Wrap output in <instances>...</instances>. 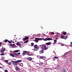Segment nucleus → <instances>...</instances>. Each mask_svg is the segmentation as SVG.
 <instances>
[{"label":"nucleus","instance_id":"obj_10","mask_svg":"<svg viewBox=\"0 0 72 72\" xmlns=\"http://www.w3.org/2000/svg\"><path fill=\"white\" fill-rule=\"evenodd\" d=\"M28 60H30V61H31L32 60V58L31 57H28Z\"/></svg>","mask_w":72,"mask_h":72},{"label":"nucleus","instance_id":"obj_12","mask_svg":"<svg viewBox=\"0 0 72 72\" xmlns=\"http://www.w3.org/2000/svg\"><path fill=\"white\" fill-rule=\"evenodd\" d=\"M61 72H67V71H66V70L64 69H62L61 70Z\"/></svg>","mask_w":72,"mask_h":72},{"label":"nucleus","instance_id":"obj_41","mask_svg":"<svg viewBox=\"0 0 72 72\" xmlns=\"http://www.w3.org/2000/svg\"><path fill=\"white\" fill-rule=\"evenodd\" d=\"M27 55H29L30 56H31L32 55H30V54H28H28H27Z\"/></svg>","mask_w":72,"mask_h":72},{"label":"nucleus","instance_id":"obj_7","mask_svg":"<svg viewBox=\"0 0 72 72\" xmlns=\"http://www.w3.org/2000/svg\"><path fill=\"white\" fill-rule=\"evenodd\" d=\"M15 44L17 46H21V45H22L21 44L19 43L18 42H17V43H16Z\"/></svg>","mask_w":72,"mask_h":72},{"label":"nucleus","instance_id":"obj_21","mask_svg":"<svg viewBox=\"0 0 72 72\" xmlns=\"http://www.w3.org/2000/svg\"><path fill=\"white\" fill-rule=\"evenodd\" d=\"M17 62H18V63L19 62H22V60H18L16 61Z\"/></svg>","mask_w":72,"mask_h":72},{"label":"nucleus","instance_id":"obj_18","mask_svg":"<svg viewBox=\"0 0 72 72\" xmlns=\"http://www.w3.org/2000/svg\"><path fill=\"white\" fill-rule=\"evenodd\" d=\"M10 55L11 56V57H15V56H14V54L11 53L10 54Z\"/></svg>","mask_w":72,"mask_h":72},{"label":"nucleus","instance_id":"obj_37","mask_svg":"<svg viewBox=\"0 0 72 72\" xmlns=\"http://www.w3.org/2000/svg\"><path fill=\"white\" fill-rule=\"evenodd\" d=\"M70 44H71V46H72V42H70Z\"/></svg>","mask_w":72,"mask_h":72},{"label":"nucleus","instance_id":"obj_25","mask_svg":"<svg viewBox=\"0 0 72 72\" xmlns=\"http://www.w3.org/2000/svg\"><path fill=\"white\" fill-rule=\"evenodd\" d=\"M40 59H43L44 57L43 56H40Z\"/></svg>","mask_w":72,"mask_h":72},{"label":"nucleus","instance_id":"obj_42","mask_svg":"<svg viewBox=\"0 0 72 72\" xmlns=\"http://www.w3.org/2000/svg\"><path fill=\"white\" fill-rule=\"evenodd\" d=\"M5 60V62H8V60Z\"/></svg>","mask_w":72,"mask_h":72},{"label":"nucleus","instance_id":"obj_51","mask_svg":"<svg viewBox=\"0 0 72 72\" xmlns=\"http://www.w3.org/2000/svg\"><path fill=\"white\" fill-rule=\"evenodd\" d=\"M67 36H68V34H67Z\"/></svg>","mask_w":72,"mask_h":72},{"label":"nucleus","instance_id":"obj_5","mask_svg":"<svg viewBox=\"0 0 72 72\" xmlns=\"http://www.w3.org/2000/svg\"><path fill=\"white\" fill-rule=\"evenodd\" d=\"M5 50H6L5 48H2V50L1 51V53H3Z\"/></svg>","mask_w":72,"mask_h":72},{"label":"nucleus","instance_id":"obj_9","mask_svg":"<svg viewBox=\"0 0 72 72\" xmlns=\"http://www.w3.org/2000/svg\"><path fill=\"white\" fill-rule=\"evenodd\" d=\"M51 44V43L50 42H48L46 43V45H50Z\"/></svg>","mask_w":72,"mask_h":72},{"label":"nucleus","instance_id":"obj_1","mask_svg":"<svg viewBox=\"0 0 72 72\" xmlns=\"http://www.w3.org/2000/svg\"><path fill=\"white\" fill-rule=\"evenodd\" d=\"M43 46V45H42L40 46V47H42V50H46L48 49V47H46V46L45 45Z\"/></svg>","mask_w":72,"mask_h":72},{"label":"nucleus","instance_id":"obj_8","mask_svg":"<svg viewBox=\"0 0 72 72\" xmlns=\"http://www.w3.org/2000/svg\"><path fill=\"white\" fill-rule=\"evenodd\" d=\"M10 46H12V48H14L15 46V45L14 44H10Z\"/></svg>","mask_w":72,"mask_h":72},{"label":"nucleus","instance_id":"obj_29","mask_svg":"<svg viewBox=\"0 0 72 72\" xmlns=\"http://www.w3.org/2000/svg\"><path fill=\"white\" fill-rule=\"evenodd\" d=\"M31 45L32 46H33L34 45V43H31Z\"/></svg>","mask_w":72,"mask_h":72},{"label":"nucleus","instance_id":"obj_38","mask_svg":"<svg viewBox=\"0 0 72 72\" xmlns=\"http://www.w3.org/2000/svg\"><path fill=\"white\" fill-rule=\"evenodd\" d=\"M46 69L47 70V71H48V70L49 69V68H46Z\"/></svg>","mask_w":72,"mask_h":72},{"label":"nucleus","instance_id":"obj_28","mask_svg":"<svg viewBox=\"0 0 72 72\" xmlns=\"http://www.w3.org/2000/svg\"><path fill=\"white\" fill-rule=\"evenodd\" d=\"M61 37L62 39H64V36H63V35H61Z\"/></svg>","mask_w":72,"mask_h":72},{"label":"nucleus","instance_id":"obj_4","mask_svg":"<svg viewBox=\"0 0 72 72\" xmlns=\"http://www.w3.org/2000/svg\"><path fill=\"white\" fill-rule=\"evenodd\" d=\"M28 52L27 51H25L23 52V53L22 54V55L24 56V55H25L26 54H28Z\"/></svg>","mask_w":72,"mask_h":72},{"label":"nucleus","instance_id":"obj_33","mask_svg":"<svg viewBox=\"0 0 72 72\" xmlns=\"http://www.w3.org/2000/svg\"><path fill=\"white\" fill-rule=\"evenodd\" d=\"M11 42H12V43H14V41L12 40H11Z\"/></svg>","mask_w":72,"mask_h":72},{"label":"nucleus","instance_id":"obj_24","mask_svg":"<svg viewBox=\"0 0 72 72\" xmlns=\"http://www.w3.org/2000/svg\"><path fill=\"white\" fill-rule=\"evenodd\" d=\"M66 34H67L66 32H64L63 33V34H64V35H66Z\"/></svg>","mask_w":72,"mask_h":72},{"label":"nucleus","instance_id":"obj_30","mask_svg":"<svg viewBox=\"0 0 72 72\" xmlns=\"http://www.w3.org/2000/svg\"><path fill=\"white\" fill-rule=\"evenodd\" d=\"M8 64L10 66V65H12V64H11V62H9L8 63Z\"/></svg>","mask_w":72,"mask_h":72},{"label":"nucleus","instance_id":"obj_44","mask_svg":"<svg viewBox=\"0 0 72 72\" xmlns=\"http://www.w3.org/2000/svg\"><path fill=\"white\" fill-rule=\"evenodd\" d=\"M2 45V43H0V47L1 46V45Z\"/></svg>","mask_w":72,"mask_h":72},{"label":"nucleus","instance_id":"obj_6","mask_svg":"<svg viewBox=\"0 0 72 72\" xmlns=\"http://www.w3.org/2000/svg\"><path fill=\"white\" fill-rule=\"evenodd\" d=\"M15 69H16V71H17V72H18V71H19L21 70V69H20V68H19L17 67H16L15 68Z\"/></svg>","mask_w":72,"mask_h":72},{"label":"nucleus","instance_id":"obj_14","mask_svg":"<svg viewBox=\"0 0 72 72\" xmlns=\"http://www.w3.org/2000/svg\"><path fill=\"white\" fill-rule=\"evenodd\" d=\"M47 40H53V39L50 38H47Z\"/></svg>","mask_w":72,"mask_h":72},{"label":"nucleus","instance_id":"obj_11","mask_svg":"<svg viewBox=\"0 0 72 72\" xmlns=\"http://www.w3.org/2000/svg\"><path fill=\"white\" fill-rule=\"evenodd\" d=\"M13 54L15 55V57H18V54L15 53H13Z\"/></svg>","mask_w":72,"mask_h":72},{"label":"nucleus","instance_id":"obj_34","mask_svg":"<svg viewBox=\"0 0 72 72\" xmlns=\"http://www.w3.org/2000/svg\"><path fill=\"white\" fill-rule=\"evenodd\" d=\"M54 58H55V59H58V57H54Z\"/></svg>","mask_w":72,"mask_h":72},{"label":"nucleus","instance_id":"obj_31","mask_svg":"<svg viewBox=\"0 0 72 72\" xmlns=\"http://www.w3.org/2000/svg\"><path fill=\"white\" fill-rule=\"evenodd\" d=\"M42 38H39L38 40H42Z\"/></svg>","mask_w":72,"mask_h":72},{"label":"nucleus","instance_id":"obj_20","mask_svg":"<svg viewBox=\"0 0 72 72\" xmlns=\"http://www.w3.org/2000/svg\"><path fill=\"white\" fill-rule=\"evenodd\" d=\"M8 41V40L7 39L5 40L4 41V42H7Z\"/></svg>","mask_w":72,"mask_h":72},{"label":"nucleus","instance_id":"obj_19","mask_svg":"<svg viewBox=\"0 0 72 72\" xmlns=\"http://www.w3.org/2000/svg\"><path fill=\"white\" fill-rule=\"evenodd\" d=\"M14 52H15V53H18L19 51V50H16L15 51H14Z\"/></svg>","mask_w":72,"mask_h":72},{"label":"nucleus","instance_id":"obj_32","mask_svg":"<svg viewBox=\"0 0 72 72\" xmlns=\"http://www.w3.org/2000/svg\"><path fill=\"white\" fill-rule=\"evenodd\" d=\"M43 40H44V41H47V38L46 39H43Z\"/></svg>","mask_w":72,"mask_h":72},{"label":"nucleus","instance_id":"obj_16","mask_svg":"<svg viewBox=\"0 0 72 72\" xmlns=\"http://www.w3.org/2000/svg\"><path fill=\"white\" fill-rule=\"evenodd\" d=\"M43 62H39V66H42L43 64Z\"/></svg>","mask_w":72,"mask_h":72},{"label":"nucleus","instance_id":"obj_17","mask_svg":"<svg viewBox=\"0 0 72 72\" xmlns=\"http://www.w3.org/2000/svg\"><path fill=\"white\" fill-rule=\"evenodd\" d=\"M57 42V40L56 39L54 40V42H53V43L54 44H56V43Z\"/></svg>","mask_w":72,"mask_h":72},{"label":"nucleus","instance_id":"obj_26","mask_svg":"<svg viewBox=\"0 0 72 72\" xmlns=\"http://www.w3.org/2000/svg\"><path fill=\"white\" fill-rule=\"evenodd\" d=\"M35 42H39V40H37L35 39Z\"/></svg>","mask_w":72,"mask_h":72},{"label":"nucleus","instance_id":"obj_43","mask_svg":"<svg viewBox=\"0 0 72 72\" xmlns=\"http://www.w3.org/2000/svg\"><path fill=\"white\" fill-rule=\"evenodd\" d=\"M17 54L18 55V54H21V53H18Z\"/></svg>","mask_w":72,"mask_h":72},{"label":"nucleus","instance_id":"obj_45","mask_svg":"<svg viewBox=\"0 0 72 72\" xmlns=\"http://www.w3.org/2000/svg\"><path fill=\"white\" fill-rule=\"evenodd\" d=\"M52 34H53V35H54L55 34V33H53V32H52Z\"/></svg>","mask_w":72,"mask_h":72},{"label":"nucleus","instance_id":"obj_49","mask_svg":"<svg viewBox=\"0 0 72 72\" xmlns=\"http://www.w3.org/2000/svg\"><path fill=\"white\" fill-rule=\"evenodd\" d=\"M1 64L2 66H3V65L2 64Z\"/></svg>","mask_w":72,"mask_h":72},{"label":"nucleus","instance_id":"obj_50","mask_svg":"<svg viewBox=\"0 0 72 72\" xmlns=\"http://www.w3.org/2000/svg\"><path fill=\"white\" fill-rule=\"evenodd\" d=\"M58 39V38H56V39H57H57Z\"/></svg>","mask_w":72,"mask_h":72},{"label":"nucleus","instance_id":"obj_39","mask_svg":"<svg viewBox=\"0 0 72 72\" xmlns=\"http://www.w3.org/2000/svg\"><path fill=\"white\" fill-rule=\"evenodd\" d=\"M4 72H8V71L7 70H6L4 71Z\"/></svg>","mask_w":72,"mask_h":72},{"label":"nucleus","instance_id":"obj_48","mask_svg":"<svg viewBox=\"0 0 72 72\" xmlns=\"http://www.w3.org/2000/svg\"><path fill=\"white\" fill-rule=\"evenodd\" d=\"M67 62L68 63V62H69L68 61H67Z\"/></svg>","mask_w":72,"mask_h":72},{"label":"nucleus","instance_id":"obj_13","mask_svg":"<svg viewBox=\"0 0 72 72\" xmlns=\"http://www.w3.org/2000/svg\"><path fill=\"white\" fill-rule=\"evenodd\" d=\"M28 38H29V37L28 36L26 37L25 38L23 39L24 40H28Z\"/></svg>","mask_w":72,"mask_h":72},{"label":"nucleus","instance_id":"obj_36","mask_svg":"<svg viewBox=\"0 0 72 72\" xmlns=\"http://www.w3.org/2000/svg\"><path fill=\"white\" fill-rule=\"evenodd\" d=\"M35 40H39V38H35Z\"/></svg>","mask_w":72,"mask_h":72},{"label":"nucleus","instance_id":"obj_3","mask_svg":"<svg viewBox=\"0 0 72 72\" xmlns=\"http://www.w3.org/2000/svg\"><path fill=\"white\" fill-rule=\"evenodd\" d=\"M12 62H13V65H14V66H17L18 65V63L17 61H12Z\"/></svg>","mask_w":72,"mask_h":72},{"label":"nucleus","instance_id":"obj_27","mask_svg":"<svg viewBox=\"0 0 72 72\" xmlns=\"http://www.w3.org/2000/svg\"><path fill=\"white\" fill-rule=\"evenodd\" d=\"M1 55H4L5 54L4 53H2L0 54Z\"/></svg>","mask_w":72,"mask_h":72},{"label":"nucleus","instance_id":"obj_46","mask_svg":"<svg viewBox=\"0 0 72 72\" xmlns=\"http://www.w3.org/2000/svg\"><path fill=\"white\" fill-rule=\"evenodd\" d=\"M0 68H1V69H2L3 68H2V67L0 66Z\"/></svg>","mask_w":72,"mask_h":72},{"label":"nucleus","instance_id":"obj_22","mask_svg":"<svg viewBox=\"0 0 72 72\" xmlns=\"http://www.w3.org/2000/svg\"><path fill=\"white\" fill-rule=\"evenodd\" d=\"M64 39L65 40L67 39V37L66 36H64Z\"/></svg>","mask_w":72,"mask_h":72},{"label":"nucleus","instance_id":"obj_47","mask_svg":"<svg viewBox=\"0 0 72 72\" xmlns=\"http://www.w3.org/2000/svg\"><path fill=\"white\" fill-rule=\"evenodd\" d=\"M19 72H21V71L20 70L19 71H18Z\"/></svg>","mask_w":72,"mask_h":72},{"label":"nucleus","instance_id":"obj_35","mask_svg":"<svg viewBox=\"0 0 72 72\" xmlns=\"http://www.w3.org/2000/svg\"><path fill=\"white\" fill-rule=\"evenodd\" d=\"M62 57H66V55L64 54L63 56Z\"/></svg>","mask_w":72,"mask_h":72},{"label":"nucleus","instance_id":"obj_23","mask_svg":"<svg viewBox=\"0 0 72 72\" xmlns=\"http://www.w3.org/2000/svg\"><path fill=\"white\" fill-rule=\"evenodd\" d=\"M28 42V40H27L24 42V44H26V43H27Z\"/></svg>","mask_w":72,"mask_h":72},{"label":"nucleus","instance_id":"obj_40","mask_svg":"<svg viewBox=\"0 0 72 72\" xmlns=\"http://www.w3.org/2000/svg\"><path fill=\"white\" fill-rule=\"evenodd\" d=\"M8 42L9 43H10V44H11V43H12V42H10V41L9 40L8 41Z\"/></svg>","mask_w":72,"mask_h":72},{"label":"nucleus","instance_id":"obj_15","mask_svg":"<svg viewBox=\"0 0 72 72\" xmlns=\"http://www.w3.org/2000/svg\"><path fill=\"white\" fill-rule=\"evenodd\" d=\"M44 53V51L43 50H41L39 52L40 54H42V53Z\"/></svg>","mask_w":72,"mask_h":72},{"label":"nucleus","instance_id":"obj_2","mask_svg":"<svg viewBox=\"0 0 72 72\" xmlns=\"http://www.w3.org/2000/svg\"><path fill=\"white\" fill-rule=\"evenodd\" d=\"M34 50L35 51H37L39 49V46H37V45H35L34 46Z\"/></svg>","mask_w":72,"mask_h":72}]
</instances>
